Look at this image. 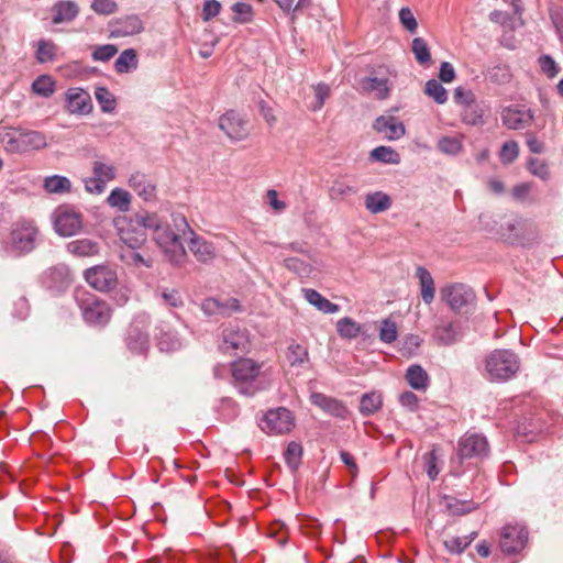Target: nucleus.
<instances>
[{
    "instance_id": "nucleus-32",
    "label": "nucleus",
    "mask_w": 563,
    "mask_h": 563,
    "mask_svg": "<svg viewBox=\"0 0 563 563\" xmlns=\"http://www.w3.org/2000/svg\"><path fill=\"white\" fill-rule=\"evenodd\" d=\"M416 276L419 279L421 299L426 305H430L434 300L435 287L434 280L430 272L419 266L416 271Z\"/></svg>"
},
{
    "instance_id": "nucleus-7",
    "label": "nucleus",
    "mask_w": 563,
    "mask_h": 563,
    "mask_svg": "<svg viewBox=\"0 0 563 563\" xmlns=\"http://www.w3.org/2000/svg\"><path fill=\"white\" fill-rule=\"evenodd\" d=\"M504 2L509 4L510 11L495 12V23H499L506 29L499 40L500 43L508 48H514L516 46L514 30L521 24V0H504Z\"/></svg>"
},
{
    "instance_id": "nucleus-17",
    "label": "nucleus",
    "mask_w": 563,
    "mask_h": 563,
    "mask_svg": "<svg viewBox=\"0 0 563 563\" xmlns=\"http://www.w3.org/2000/svg\"><path fill=\"white\" fill-rule=\"evenodd\" d=\"M143 29V22L136 14L117 18L109 23L110 37L113 38L132 36L141 33Z\"/></svg>"
},
{
    "instance_id": "nucleus-46",
    "label": "nucleus",
    "mask_w": 563,
    "mask_h": 563,
    "mask_svg": "<svg viewBox=\"0 0 563 563\" xmlns=\"http://www.w3.org/2000/svg\"><path fill=\"white\" fill-rule=\"evenodd\" d=\"M95 98L104 113H111L117 107V100L113 93L106 87H97L95 90Z\"/></svg>"
},
{
    "instance_id": "nucleus-45",
    "label": "nucleus",
    "mask_w": 563,
    "mask_h": 563,
    "mask_svg": "<svg viewBox=\"0 0 563 563\" xmlns=\"http://www.w3.org/2000/svg\"><path fill=\"white\" fill-rule=\"evenodd\" d=\"M134 222L144 231L151 230L153 234L164 224L156 213L139 212L134 216Z\"/></svg>"
},
{
    "instance_id": "nucleus-31",
    "label": "nucleus",
    "mask_w": 563,
    "mask_h": 563,
    "mask_svg": "<svg viewBox=\"0 0 563 563\" xmlns=\"http://www.w3.org/2000/svg\"><path fill=\"white\" fill-rule=\"evenodd\" d=\"M364 206L373 214L382 213L391 207V198L384 191L368 192L364 197Z\"/></svg>"
},
{
    "instance_id": "nucleus-35",
    "label": "nucleus",
    "mask_w": 563,
    "mask_h": 563,
    "mask_svg": "<svg viewBox=\"0 0 563 563\" xmlns=\"http://www.w3.org/2000/svg\"><path fill=\"white\" fill-rule=\"evenodd\" d=\"M405 378L410 387L416 390H426L430 382L428 373L419 364L410 365L406 371Z\"/></svg>"
},
{
    "instance_id": "nucleus-19",
    "label": "nucleus",
    "mask_w": 563,
    "mask_h": 563,
    "mask_svg": "<svg viewBox=\"0 0 563 563\" xmlns=\"http://www.w3.org/2000/svg\"><path fill=\"white\" fill-rule=\"evenodd\" d=\"M44 285L54 291H63L69 287L71 275L69 268L59 264L47 269L43 277Z\"/></svg>"
},
{
    "instance_id": "nucleus-60",
    "label": "nucleus",
    "mask_w": 563,
    "mask_h": 563,
    "mask_svg": "<svg viewBox=\"0 0 563 563\" xmlns=\"http://www.w3.org/2000/svg\"><path fill=\"white\" fill-rule=\"evenodd\" d=\"M401 25L411 34L417 32L418 22L409 8H401L399 11Z\"/></svg>"
},
{
    "instance_id": "nucleus-38",
    "label": "nucleus",
    "mask_w": 563,
    "mask_h": 563,
    "mask_svg": "<svg viewBox=\"0 0 563 563\" xmlns=\"http://www.w3.org/2000/svg\"><path fill=\"white\" fill-rule=\"evenodd\" d=\"M43 188L48 194L64 195L71 191V181L62 175L47 176L44 179Z\"/></svg>"
},
{
    "instance_id": "nucleus-56",
    "label": "nucleus",
    "mask_w": 563,
    "mask_h": 563,
    "mask_svg": "<svg viewBox=\"0 0 563 563\" xmlns=\"http://www.w3.org/2000/svg\"><path fill=\"white\" fill-rule=\"evenodd\" d=\"M438 148L440 152L448 155H456L462 150V143L456 137L444 136L439 140Z\"/></svg>"
},
{
    "instance_id": "nucleus-36",
    "label": "nucleus",
    "mask_w": 563,
    "mask_h": 563,
    "mask_svg": "<svg viewBox=\"0 0 563 563\" xmlns=\"http://www.w3.org/2000/svg\"><path fill=\"white\" fill-rule=\"evenodd\" d=\"M525 230V223L517 219H511L505 224H500L499 235L510 244L521 243V233Z\"/></svg>"
},
{
    "instance_id": "nucleus-40",
    "label": "nucleus",
    "mask_w": 563,
    "mask_h": 563,
    "mask_svg": "<svg viewBox=\"0 0 563 563\" xmlns=\"http://www.w3.org/2000/svg\"><path fill=\"white\" fill-rule=\"evenodd\" d=\"M132 196L129 191L122 188H114L107 197V203L111 208H115L120 212H126L130 210Z\"/></svg>"
},
{
    "instance_id": "nucleus-48",
    "label": "nucleus",
    "mask_w": 563,
    "mask_h": 563,
    "mask_svg": "<svg viewBox=\"0 0 563 563\" xmlns=\"http://www.w3.org/2000/svg\"><path fill=\"white\" fill-rule=\"evenodd\" d=\"M424 93L434 100L438 104H444L448 101V91L441 85L440 81L435 79H430L424 85Z\"/></svg>"
},
{
    "instance_id": "nucleus-54",
    "label": "nucleus",
    "mask_w": 563,
    "mask_h": 563,
    "mask_svg": "<svg viewBox=\"0 0 563 563\" xmlns=\"http://www.w3.org/2000/svg\"><path fill=\"white\" fill-rule=\"evenodd\" d=\"M234 13L232 20L239 24H246L253 20V7L246 2H236L232 5Z\"/></svg>"
},
{
    "instance_id": "nucleus-53",
    "label": "nucleus",
    "mask_w": 563,
    "mask_h": 563,
    "mask_svg": "<svg viewBox=\"0 0 563 563\" xmlns=\"http://www.w3.org/2000/svg\"><path fill=\"white\" fill-rule=\"evenodd\" d=\"M398 338V329L395 321L389 318L382 320L379 327V340L383 343L391 344Z\"/></svg>"
},
{
    "instance_id": "nucleus-2",
    "label": "nucleus",
    "mask_w": 563,
    "mask_h": 563,
    "mask_svg": "<svg viewBox=\"0 0 563 563\" xmlns=\"http://www.w3.org/2000/svg\"><path fill=\"white\" fill-rule=\"evenodd\" d=\"M232 384L235 389L244 396H253L262 386L258 382L262 364L252 358L241 357L230 365Z\"/></svg>"
},
{
    "instance_id": "nucleus-29",
    "label": "nucleus",
    "mask_w": 563,
    "mask_h": 563,
    "mask_svg": "<svg viewBox=\"0 0 563 563\" xmlns=\"http://www.w3.org/2000/svg\"><path fill=\"white\" fill-rule=\"evenodd\" d=\"M503 122L508 129L519 130L526 128L533 119L530 110L507 108L501 113Z\"/></svg>"
},
{
    "instance_id": "nucleus-26",
    "label": "nucleus",
    "mask_w": 563,
    "mask_h": 563,
    "mask_svg": "<svg viewBox=\"0 0 563 563\" xmlns=\"http://www.w3.org/2000/svg\"><path fill=\"white\" fill-rule=\"evenodd\" d=\"M120 240L132 250L141 247L147 239L146 232L135 224L134 219L119 228Z\"/></svg>"
},
{
    "instance_id": "nucleus-20",
    "label": "nucleus",
    "mask_w": 563,
    "mask_h": 563,
    "mask_svg": "<svg viewBox=\"0 0 563 563\" xmlns=\"http://www.w3.org/2000/svg\"><path fill=\"white\" fill-rule=\"evenodd\" d=\"M432 336L438 345H453L461 338V324L459 321H446L442 319L435 325Z\"/></svg>"
},
{
    "instance_id": "nucleus-4",
    "label": "nucleus",
    "mask_w": 563,
    "mask_h": 563,
    "mask_svg": "<svg viewBox=\"0 0 563 563\" xmlns=\"http://www.w3.org/2000/svg\"><path fill=\"white\" fill-rule=\"evenodd\" d=\"M153 239L158 247L168 256L172 264L180 266L185 263L186 251L180 242L179 234L163 224L154 234Z\"/></svg>"
},
{
    "instance_id": "nucleus-62",
    "label": "nucleus",
    "mask_w": 563,
    "mask_h": 563,
    "mask_svg": "<svg viewBox=\"0 0 563 563\" xmlns=\"http://www.w3.org/2000/svg\"><path fill=\"white\" fill-rule=\"evenodd\" d=\"M161 298L169 308H180L184 306L183 298L176 289H164L161 294Z\"/></svg>"
},
{
    "instance_id": "nucleus-49",
    "label": "nucleus",
    "mask_w": 563,
    "mask_h": 563,
    "mask_svg": "<svg viewBox=\"0 0 563 563\" xmlns=\"http://www.w3.org/2000/svg\"><path fill=\"white\" fill-rule=\"evenodd\" d=\"M32 91L41 97L48 98L55 91V81L48 75H41L32 82Z\"/></svg>"
},
{
    "instance_id": "nucleus-14",
    "label": "nucleus",
    "mask_w": 563,
    "mask_h": 563,
    "mask_svg": "<svg viewBox=\"0 0 563 563\" xmlns=\"http://www.w3.org/2000/svg\"><path fill=\"white\" fill-rule=\"evenodd\" d=\"M147 318L137 317L126 332V346L134 353H143L148 349Z\"/></svg>"
},
{
    "instance_id": "nucleus-13",
    "label": "nucleus",
    "mask_w": 563,
    "mask_h": 563,
    "mask_svg": "<svg viewBox=\"0 0 563 563\" xmlns=\"http://www.w3.org/2000/svg\"><path fill=\"white\" fill-rule=\"evenodd\" d=\"M82 228L81 214L69 208L58 209L55 213L54 229L60 236H73Z\"/></svg>"
},
{
    "instance_id": "nucleus-39",
    "label": "nucleus",
    "mask_w": 563,
    "mask_h": 563,
    "mask_svg": "<svg viewBox=\"0 0 563 563\" xmlns=\"http://www.w3.org/2000/svg\"><path fill=\"white\" fill-rule=\"evenodd\" d=\"M368 159L371 162H379L384 164L398 165L400 163L399 153L390 146H377L369 152Z\"/></svg>"
},
{
    "instance_id": "nucleus-12",
    "label": "nucleus",
    "mask_w": 563,
    "mask_h": 563,
    "mask_svg": "<svg viewBox=\"0 0 563 563\" xmlns=\"http://www.w3.org/2000/svg\"><path fill=\"white\" fill-rule=\"evenodd\" d=\"M86 282L96 290L106 292L118 284L117 272L108 265H96L85 271Z\"/></svg>"
},
{
    "instance_id": "nucleus-34",
    "label": "nucleus",
    "mask_w": 563,
    "mask_h": 563,
    "mask_svg": "<svg viewBox=\"0 0 563 563\" xmlns=\"http://www.w3.org/2000/svg\"><path fill=\"white\" fill-rule=\"evenodd\" d=\"M440 505L450 516H463L474 509V505L471 500H461L450 495H443Z\"/></svg>"
},
{
    "instance_id": "nucleus-37",
    "label": "nucleus",
    "mask_w": 563,
    "mask_h": 563,
    "mask_svg": "<svg viewBox=\"0 0 563 563\" xmlns=\"http://www.w3.org/2000/svg\"><path fill=\"white\" fill-rule=\"evenodd\" d=\"M383 406V396L379 391L373 390L362 395L360 400V412L363 417H371Z\"/></svg>"
},
{
    "instance_id": "nucleus-33",
    "label": "nucleus",
    "mask_w": 563,
    "mask_h": 563,
    "mask_svg": "<svg viewBox=\"0 0 563 563\" xmlns=\"http://www.w3.org/2000/svg\"><path fill=\"white\" fill-rule=\"evenodd\" d=\"M302 294L305 299L316 307L323 313H336L340 310V306L331 302L329 299L323 297L320 292L312 288H303Z\"/></svg>"
},
{
    "instance_id": "nucleus-41",
    "label": "nucleus",
    "mask_w": 563,
    "mask_h": 563,
    "mask_svg": "<svg viewBox=\"0 0 563 563\" xmlns=\"http://www.w3.org/2000/svg\"><path fill=\"white\" fill-rule=\"evenodd\" d=\"M137 67V55L133 48L124 49L114 62L118 74H125Z\"/></svg>"
},
{
    "instance_id": "nucleus-58",
    "label": "nucleus",
    "mask_w": 563,
    "mask_h": 563,
    "mask_svg": "<svg viewBox=\"0 0 563 563\" xmlns=\"http://www.w3.org/2000/svg\"><path fill=\"white\" fill-rule=\"evenodd\" d=\"M453 100L461 108L476 102L475 96L472 90L465 89L461 86L456 87L453 91Z\"/></svg>"
},
{
    "instance_id": "nucleus-18",
    "label": "nucleus",
    "mask_w": 563,
    "mask_h": 563,
    "mask_svg": "<svg viewBox=\"0 0 563 563\" xmlns=\"http://www.w3.org/2000/svg\"><path fill=\"white\" fill-rule=\"evenodd\" d=\"M65 109L70 114H88L92 109L90 95L79 87L69 88L65 93Z\"/></svg>"
},
{
    "instance_id": "nucleus-1",
    "label": "nucleus",
    "mask_w": 563,
    "mask_h": 563,
    "mask_svg": "<svg viewBox=\"0 0 563 563\" xmlns=\"http://www.w3.org/2000/svg\"><path fill=\"white\" fill-rule=\"evenodd\" d=\"M0 144L11 154L40 151L47 146L45 133L23 128H3L0 131Z\"/></svg>"
},
{
    "instance_id": "nucleus-59",
    "label": "nucleus",
    "mask_w": 563,
    "mask_h": 563,
    "mask_svg": "<svg viewBox=\"0 0 563 563\" xmlns=\"http://www.w3.org/2000/svg\"><path fill=\"white\" fill-rule=\"evenodd\" d=\"M118 53V48L112 44H104L97 46L92 52V59L100 62H108Z\"/></svg>"
},
{
    "instance_id": "nucleus-6",
    "label": "nucleus",
    "mask_w": 563,
    "mask_h": 563,
    "mask_svg": "<svg viewBox=\"0 0 563 563\" xmlns=\"http://www.w3.org/2000/svg\"><path fill=\"white\" fill-rule=\"evenodd\" d=\"M529 541V532L521 523H509L501 528L499 548L506 555L520 554Z\"/></svg>"
},
{
    "instance_id": "nucleus-22",
    "label": "nucleus",
    "mask_w": 563,
    "mask_h": 563,
    "mask_svg": "<svg viewBox=\"0 0 563 563\" xmlns=\"http://www.w3.org/2000/svg\"><path fill=\"white\" fill-rule=\"evenodd\" d=\"M487 441L479 434H465L459 441V456L461 459H470L481 455L487 450Z\"/></svg>"
},
{
    "instance_id": "nucleus-5",
    "label": "nucleus",
    "mask_w": 563,
    "mask_h": 563,
    "mask_svg": "<svg viewBox=\"0 0 563 563\" xmlns=\"http://www.w3.org/2000/svg\"><path fill=\"white\" fill-rule=\"evenodd\" d=\"M117 178V167L101 157L91 163V176L84 179L85 189L92 195H101L107 184Z\"/></svg>"
},
{
    "instance_id": "nucleus-47",
    "label": "nucleus",
    "mask_w": 563,
    "mask_h": 563,
    "mask_svg": "<svg viewBox=\"0 0 563 563\" xmlns=\"http://www.w3.org/2000/svg\"><path fill=\"white\" fill-rule=\"evenodd\" d=\"M411 52L420 65L426 66L431 62L430 48L424 38L415 37L411 42Z\"/></svg>"
},
{
    "instance_id": "nucleus-42",
    "label": "nucleus",
    "mask_w": 563,
    "mask_h": 563,
    "mask_svg": "<svg viewBox=\"0 0 563 563\" xmlns=\"http://www.w3.org/2000/svg\"><path fill=\"white\" fill-rule=\"evenodd\" d=\"M362 331V327L360 323L354 321L350 317H344L338 320L336 322V332L338 334L347 340L355 339L360 335Z\"/></svg>"
},
{
    "instance_id": "nucleus-9",
    "label": "nucleus",
    "mask_w": 563,
    "mask_h": 563,
    "mask_svg": "<svg viewBox=\"0 0 563 563\" xmlns=\"http://www.w3.org/2000/svg\"><path fill=\"white\" fill-rule=\"evenodd\" d=\"M440 298L455 313L473 303L475 294L471 287L463 283H450L440 288Z\"/></svg>"
},
{
    "instance_id": "nucleus-25",
    "label": "nucleus",
    "mask_w": 563,
    "mask_h": 563,
    "mask_svg": "<svg viewBox=\"0 0 563 563\" xmlns=\"http://www.w3.org/2000/svg\"><path fill=\"white\" fill-rule=\"evenodd\" d=\"M360 86L364 92H374L375 97L379 100H385L389 97L391 84L387 77L368 76L360 80Z\"/></svg>"
},
{
    "instance_id": "nucleus-23",
    "label": "nucleus",
    "mask_w": 563,
    "mask_h": 563,
    "mask_svg": "<svg viewBox=\"0 0 563 563\" xmlns=\"http://www.w3.org/2000/svg\"><path fill=\"white\" fill-rule=\"evenodd\" d=\"M128 185L144 201L152 202L156 200V186L148 180L145 174L133 173L128 180Z\"/></svg>"
},
{
    "instance_id": "nucleus-64",
    "label": "nucleus",
    "mask_w": 563,
    "mask_h": 563,
    "mask_svg": "<svg viewBox=\"0 0 563 563\" xmlns=\"http://www.w3.org/2000/svg\"><path fill=\"white\" fill-rule=\"evenodd\" d=\"M399 404L410 412H416L419 409L418 396L409 390L401 393L398 397Z\"/></svg>"
},
{
    "instance_id": "nucleus-16",
    "label": "nucleus",
    "mask_w": 563,
    "mask_h": 563,
    "mask_svg": "<svg viewBox=\"0 0 563 563\" xmlns=\"http://www.w3.org/2000/svg\"><path fill=\"white\" fill-rule=\"evenodd\" d=\"M520 368L518 356L508 350L495 351V380H508Z\"/></svg>"
},
{
    "instance_id": "nucleus-15",
    "label": "nucleus",
    "mask_w": 563,
    "mask_h": 563,
    "mask_svg": "<svg viewBox=\"0 0 563 563\" xmlns=\"http://www.w3.org/2000/svg\"><path fill=\"white\" fill-rule=\"evenodd\" d=\"M219 126L234 141L244 140L249 135L247 121L234 110H230L220 117Z\"/></svg>"
},
{
    "instance_id": "nucleus-27",
    "label": "nucleus",
    "mask_w": 563,
    "mask_h": 563,
    "mask_svg": "<svg viewBox=\"0 0 563 563\" xmlns=\"http://www.w3.org/2000/svg\"><path fill=\"white\" fill-rule=\"evenodd\" d=\"M310 400L314 406L331 416L343 418L346 413V408L340 400L329 397L322 393H312L310 395Z\"/></svg>"
},
{
    "instance_id": "nucleus-28",
    "label": "nucleus",
    "mask_w": 563,
    "mask_h": 563,
    "mask_svg": "<svg viewBox=\"0 0 563 563\" xmlns=\"http://www.w3.org/2000/svg\"><path fill=\"white\" fill-rule=\"evenodd\" d=\"M189 250L195 255L197 261L201 263H209L214 260L217 253L213 243L206 241L194 234L189 242Z\"/></svg>"
},
{
    "instance_id": "nucleus-61",
    "label": "nucleus",
    "mask_w": 563,
    "mask_h": 563,
    "mask_svg": "<svg viewBox=\"0 0 563 563\" xmlns=\"http://www.w3.org/2000/svg\"><path fill=\"white\" fill-rule=\"evenodd\" d=\"M91 9L101 15H109L118 10V4L113 0H93L91 2Z\"/></svg>"
},
{
    "instance_id": "nucleus-44",
    "label": "nucleus",
    "mask_w": 563,
    "mask_h": 563,
    "mask_svg": "<svg viewBox=\"0 0 563 563\" xmlns=\"http://www.w3.org/2000/svg\"><path fill=\"white\" fill-rule=\"evenodd\" d=\"M461 119L467 125H482L484 120L483 109L479 103L474 102L461 108Z\"/></svg>"
},
{
    "instance_id": "nucleus-11",
    "label": "nucleus",
    "mask_w": 563,
    "mask_h": 563,
    "mask_svg": "<svg viewBox=\"0 0 563 563\" xmlns=\"http://www.w3.org/2000/svg\"><path fill=\"white\" fill-rule=\"evenodd\" d=\"M250 343V335L246 329L230 324L222 330L219 349L225 354L246 353Z\"/></svg>"
},
{
    "instance_id": "nucleus-55",
    "label": "nucleus",
    "mask_w": 563,
    "mask_h": 563,
    "mask_svg": "<svg viewBox=\"0 0 563 563\" xmlns=\"http://www.w3.org/2000/svg\"><path fill=\"white\" fill-rule=\"evenodd\" d=\"M284 264L289 271L296 273L300 277H309L312 272L310 264L297 257L285 258Z\"/></svg>"
},
{
    "instance_id": "nucleus-43",
    "label": "nucleus",
    "mask_w": 563,
    "mask_h": 563,
    "mask_svg": "<svg viewBox=\"0 0 563 563\" xmlns=\"http://www.w3.org/2000/svg\"><path fill=\"white\" fill-rule=\"evenodd\" d=\"M286 357L291 366H302L309 362L308 349L305 345L292 342L287 349Z\"/></svg>"
},
{
    "instance_id": "nucleus-57",
    "label": "nucleus",
    "mask_w": 563,
    "mask_h": 563,
    "mask_svg": "<svg viewBox=\"0 0 563 563\" xmlns=\"http://www.w3.org/2000/svg\"><path fill=\"white\" fill-rule=\"evenodd\" d=\"M519 154L518 143L515 141H508L504 143L499 152V158L504 164H511Z\"/></svg>"
},
{
    "instance_id": "nucleus-51",
    "label": "nucleus",
    "mask_w": 563,
    "mask_h": 563,
    "mask_svg": "<svg viewBox=\"0 0 563 563\" xmlns=\"http://www.w3.org/2000/svg\"><path fill=\"white\" fill-rule=\"evenodd\" d=\"M302 456V446L301 444L292 441L287 445V449L284 453V459L288 467L295 472L300 465Z\"/></svg>"
},
{
    "instance_id": "nucleus-30",
    "label": "nucleus",
    "mask_w": 563,
    "mask_h": 563,
    "mask_svg": "<svg viewBox=\"0 0 563 563\" xmlns=\"http://www.w3.org/2000/svg\"><path fill=\"white\" fill-rule=\"evenodd\" d=\"M66 250L77 257L95 256L100 252V244L91 239H78L68 242Z\"/></svg>"
},
{
    "instance_id": "nucleus-3",
    "label": "nucleus",
    "mask_w": 563,
    "mask_h": 563,
    "mask_svg": "<svg viewBox=\"0 0 563 563\" xmlns=\"http://www.w3.org/2000/svg\"><path fill=\"white\" fill-rule=\"evenodd\" d=\"M75 299L87 323L104 327L110 321L112 309L104 300L85 290H77Z\"/></svg>"
},
{
    "instance_id": "nucleus-10",
    "label": "nucleus",
    "mask_w": 563,
    "mask_h": 563,
    "mask_svg": "<svg viewBox=\"0 0 563 563\" xmlns=\"http://www.w3.org/2000/svg\"><path fill=\"white\" fill-rule=\"evenodd\" d=\"M258 426L267 434L288 433L295 427L291 411L285 407L269 409L260 420Z\"/></svg>"
},
{
    "instance_id": "nucleus-52",
    "label": "nucleus",
    "mask_w": 563,
    "mask_h": 563,
    "mask_svg": "<svg viewBox=\"0 0 563 563\" xmlns=\"http://www.w3.org/2000/svg\"><path fill=\"white\" fill-rule=\"evenodd\" d=\"M356 192V187L342 180H334L332 186L329 188V197L331 200H343L345 197Z\"/></svg>"
},
{
    "instance_id": "nucleus-63",
    "label": "nucleus",
    "mask_w": 563,
    "mask_h": 563,
    "mask_svg": "<svg viewBox=\"0 0 563 563\" xmlns=\"http://www.w3.org/2000/svg\"><path fill=\"white\" fill-rule=\"evenodd\" d=\"M221 3L218 0H206L201 11V19L203 22H208L219 15L221 11Z\"/></svg>"
},
{
    "instance_id": "nucleus-50",
    "label": "nucleus",
    "mask_w": 563,
    "mask_h": 563,
    "mask_svg": "<svg viewBox=\"0 0 563 563\" xmlns=\"http://www.w3.org/2000/svg\"><path fill=\"white\" fill-rule=\"evenodd\" d=\"M57 47L52 41L40 40L37 43V49L35 57L38 63H49L56 57Z\"/></svg>"
},
{
    "instance_id": "nucleus-8",
    "label": "nucleus",
    "mask_w": 563,
    "mask_h": 563,
    "mask_svg": "<svg viewBox=\"0 0 563 563\" xmlns=\"http://www.w3.org/2000/svg\"><path fill=\"white\" fill-rule=\"evenodd\" d=\"M38 231L32 222H21L11 231L8 251L14 256L31 252L35 247Z\"/></svg>"
},
{
    "instance_id": "nucleus-21",
    "label": "nucleus",
    "mask_w": 563,
    "mask_h": 563,
    "mask_svg": "<svg viewBox=\"0 0 563 563\" xmlns=\"http://www.w3.org/2000/svg\"><path fill=\"white\" fill-rule=\"evenodd\" d=\"M373 129L389 141L401 139L406 134V128L402 122L393 115H380L373 124Z\"/></svg>"
},
{
    "instance_id": "nucleus-24",
    "label": "nucleus",
    "mask_w": 563,
    "mask_h": 563,
    "mask_svg": "<svg viewBox=\"0 0 563 563\" xmlns=\"http://www.w3.org/2000/svg\"><path fill=\"white\" fill-rule=\"evenodd\" d=\"M52 23L62 24L74 21L79 14V5L73 0H58L52 9Z\"/></svg>"
}]
</instances>
